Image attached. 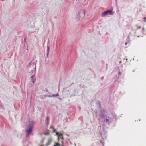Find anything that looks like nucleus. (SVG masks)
<instances>
[{
    "mask_svg": "<svg viewBox=\"0 0 146 146\" xmlns=\"http://www.w3.org/2000/svg\"><path fill=\"white\" fill-rule=\"evenodd\" d=\"M34 123V122L33 121H31L29 122L27 127L28 129L26 130V137H28L29 136V134L32 131Z\"/></svg>",
    "mask_w": 146,
    "mask_h": 146,
    "instance_id": "f257e3e1",
    "label": "nucleus"
},
{
    "mask_svg": "<svg viewBox=\"0 0 146 146\" xmlns=\"http://www.w3.org/2000/svg\"><path fill=\"white\" fill-rule=\"evenodd\" d=\"M35 67H36V64H35V61L34 60H32L29 63L28 66H27V68H32L31 69V72H30V73L31 74H32L33 73V69H34L35 70Z\"/></svg>",
    "mask_w": 146,
    "mask_h": 146,
    "instance_id": "f03ea898",
    "label": "nucleus"
},
{
    "mask_svg": "<svg viewBox=\"0 0 146 146\" xmlns=\"http://www.w3.org/2000/svg\"><path fill=\"white\" fill-rule=\"evenodd\" d=\"M115 12L112 11V10L109 9L102 12V17L106 16L107 15H113Z\"/></svg>",
    "mask_w": 146,
    "mask_h": 146,
    "instance_id": "7ed1b4c3",
    "label": "nucleus"
},
{
    "mask_svg": "<svg viewBox=\"0 0 146 146\" xmlns=\"http://www.w3.org/2000/svg\"><path fill=\"white\" fill-rule=\"evenodd\" d=\"M104 120L107 124L110 125L111 123L113 122V119L112 117L107 116L106 118L104 119Z\"/></svg>",
    "mask_w": 146,
    "mask_h": 146,
    "instance_id": "20e7f679",
    "label": "nucleus"
},
{
    "mask_svg": "<svg viewBox=\"0 0 146 146\" xmlns=\"http://www.w3.org/2000/svg\"><path fill=\"white\" fill-rule=\"evenodd\" d=\"M34 74L32 75L31 77V81L33 84H34L35 82V80H36V78L35 77V74L36 73V67H35V70H34L33 72Z\"/></svg>",
    "mask_w": 146,
    "mask_h": 146,
    "instance_id": "39448f33",
    "label": "nucleus"
},
{
    "mask_svg": "<svg viewBox=\"0 0 146 146\" xmlns=\"http://www.w3.org/2000/svg\"><path fill=\"white\" fill-rule=\"evenodd\" d=\"M85 13V10L81 11L78 13L79 16L83 17H84Z\"/></svg>",
    "mask_w": 146,
    "mask_h": 146,
    "instance_id": "423d86ee",
    "label": "nucleus"
},
{
    "mask_svg": "<svg viewBox=\"0 0 146 146\" xmlns=\"http://www.w3.org/2000/svg\"><path fill=\"white\" fill-rule=\"evenodd\" d=\"M61 139L62 141H61V143H63V140L64 138L62 136V134H60V135L58 136V141H59L60 139Z\"/></svg>",
    "mask_w": 146,
    "mask_h": 146,
    "instance_id": "0eeeda50",
    "label": "nucleus"
},
{
    "mask_svg": "<svg viewBox=\"0 0 146 146\" xmlns=\"http://www.w3.org/2000/svg\"><path fill=\"white\" fill-rule=\"evenodd\" d=\"M52 141V138H50L48 139V142L45 145L46 146H48L51 143V142Z\"/></svg>",
    "mask_w": 146,
    "mask_h": 146,
    "instance_id": "6e6552de",
    "label": "nucleus"
},
{
    "mask_svg": "<svg viewBox=\"0 0 146 146\" xmlns=\"http://www.w3.org/2000/svg\"><path fill=\"white\" fill-rule=\"evenodd\" d=\"M49 47L48 46H47V57L48 56L49 52Z\"/></svg>",
    "mask_w": 146,
    "mask_h": 146,
    "instance_id": "1a4fd4ad",
    "label": "nucleus"
},
{
    "mask_svg": "<svg viewBox=\"0 0 146 146\" xmlns=\"http://www.w3.org/2000/svg\"><path fill=\"white\" fill-rule=\"evenodd\" d=\"M101 126H99L98 127V129L99 130V132L101 134H103L102 132L101 131H100V129H101Z\"/></svg>",
    "mask_w": 146,
    "mask_h": 146,
    "instance_id": "9d476101",
    "label": "nucleus"
},
{
    "mask_svg": "<svg viewBox=\"0 0 146 146\" xmlns=\"http://www.w3.org/2000/svg\"><path fill=\"white\" fill-rule=\"evenodd\" d=\"M100 116L102 119H103L104 117V113H102V114L100 115Z\"/></svg>",
    "mask_w": 146,
    "mask_h": 146,
    "instance_id": "9b49d317",
    "label": "nucleus"
},
{
    "mask_svg": "<svg viewBox=\"0 0 146 146\" xmlns=\"http://www.w3.org/2000/svg\"><path fill=\"white\" fill-rule=\"evenodd\" d=\"M60 144L58 143H55V144L53 146H60Z\"/></svg>",
    "mask_w": 146,
    "mask_h": 146,
    "instance_id": "f8f14e48",
    "label": "nucleus"
},
{
    "mask_svg": "<svg viewBox=\"0 0 146 146\" xmlns=\"http://www.w3.org/2000/svg\"><path fill=\"white\" fill-rule=\"evenodd\" d=\"M49 117L48 116H47L46 118V121H49Z\"/></svg>",
    "mask_w": 146,
    "mask_h": 146,
    "instance_id": "ddd939ff",
    "label": "nucleus"
},
{
    "mask_svg": "<svg viewBox=\"0 0 146 146\" xmlns=\"http://www.w3.org/2000/svg\"><path fill=\"white\" fill-rule=\"evenodd\" d=\"M60 134H61V133H60L58 132H56V135L57 136H59L60 135Z\"/></svg>",
    "mask_w": 146,
    "mask_h": 146,
    "instance_id": "4468645a",
    "label": "nucleus"
},
{
    "mask_svg": "<svg viewBox=\"0 0 146 146\" xmlns=\"http://www.w3.org/2000/svg\"><path fill=\"white\" fill-rule=\"evenodd\" d=\"M81 17H80L79 16V15H78V14L77 15V19H78V20H79L80 19V18Z\"/></svg>",
    "mask_w": 146,
    "mask_h": 146,
    "instance_id": "2eb2a0df",
    "label": "nucleus"
},
{
    "mask_svg": "<svg viewBox=\"0 0 146 146\" xmlns=\"http://www.w3.org/2000/svg\"><path fill=\"white\" fill-rule=\"evenodd\" d=\"M121 72H119V74H118V76H118V78H119V76H121Z\"/></svg>",
    "mask_w": 146,
    "mask_h": 146,
    "instance_id": "dca6fc26",
    "label": "nucleus"
},
{
    "mask_svg": "<svg viewBox=\"0 0 146 146\" xmlns=\"http://www.w3.org/2000/svg\"><path fill=\"white\" fill-rule=\"evenodd\" d=\"M136 27L137 28V29H139L141 28V26H136Z\"/></svg>",
    "mask_w": 146,
    "mask_h": 146,
    "instance_id": "f3484780",
    "label": "nucleus"
},
{
    "mask_svg": "<svg viewBox=\"0 0 146 146\" xmlns=\"http://www.w3.org/2000/svg\"><path fill=\"white\" fill-rule=\"evenodd\" d=\"M25 39H26V38H24V44L25 45V43H26V41Z\"/></svg>",
    "mask_w": 146,
    "mask_h": 146,
    "instance_id": "a211bd4d",
    "label": "nucleus"
},
{
    "mask_svg": "<svg viewBox=\"0 0 146 146\" xmlns=\"http://www.w3.org/2000/svg\"><path fill=\"white\" fill-rule=\"evenodd\" d=\"M46 96L48 97H52V95H46Z\"/></svg>",
    "mask_w": 146,
    "mask_h": 146,
    "instance_id": "6ab92c4d",
    "label": "nucleus"
},
{
    "mask_svg": "<svg viewBox=\"0 0 146 146\" xmlns=\"http://www.w3.org/2000/svg\"><path fill=\"white\" fill-rule=\"evenodd\" d=\"M44 134L46 135H48L49 134V132H47L44 133Z\"/></svg>",
    "mask_w": 146,
    "mask_h": 146,
    "instance_id": "aec40b11",
    "label": "nucleus"
},
{
    "mask_svg": "<svg viewBox=\"0 0 146 146\" xmlns=\"http://www.w3.org/2000/svg\"><path fill=\"white\" fill-rule=\"evenodd\" d=\"M52 97H56L55 94H53V95H52Z\"/></svg>",
    "mask_w": 146,
    "mask_h": 146,
    "instance_id": "412c9836",
    "label": "nucleus"
},
{
    "mask_svg": "<svg viewBox=\"0 0 146 146\" xmlns=\"http://www.w3.org/2000/svg\"><path fill=\"white\" fill-rule=\"evenodd\" d=\"M56 95V97L57 96H59V94L58 93H57V94H55Z\"/></svg>",
    "mask_w": 146,
    "mask_h": 146,
    "instance_id": "4be33fe9",
    "label": "nucleus"
},
{
    "mask_svg": "<svg viewBox=\"0 0 146 146\" xmlns=\"http://www.w3.org/2000/svg\"><path fill=\"white\" fill-rule=\"evenodd\" d=\"M46 122H46L47 125H48L49 124V121H46Z\"/></svg>",
    "mask_w": 146,
    "mask_h": 146,
    "instance_id": "5701e85b",
    "label": "nucleus"
},
{
    "mask_svg": "<svg viewBox=\"0 0 146 146\" xmlns=\"http://www.w3.org/2000/svg\"><path fill=\"white\" fill-rule=\"evenodd\" d=\"M56 131L55 129H54L53 131V132H55Z\"/></svg>",
    "mask_w": 146,
    "mask_h": 146,
    "instance_id": "b1692460",
    "label": "nucleus"
},
{
    "mask_svg": "<svg viewBox=\"0 0 146 146\" xmlns=\"http://www.w3.org/2000/svg\"><path fill=\"white\" fill-rule=\"evenodd\" d=\"M44 140V139H42V141H41L42 143L43 142Z\"/></svg>",
    "mask_w": 146,
    "mask_h": 146,
    "instance_id": "393cba45",
    "label": "nucleus"
},
{
    "mask_svg": "<svg viewBox=\"0 0 146 146\" xmlns=\"http://www.w3.org/2000/svg\"><path fill=\"white\" fill-rule=\"evenodd\" d=\"M50 128H52V129H53V127L52 126H51L50 127Z\"/></svg>",
    "mask_w": 146,
    "mask_h": 146,
    "instance_id": "a878e982",
    "label": "nucleus"
},
{
    "mask_svg": "<svg viewBox=\"0 0 146 146\" xmlns=\"http://www.w3.org/2000/svg\"><path fill=\"white\" fill-rule=\"evenodd\" d=\"M99 106H101V105H100V103L99 104Z\"/></svg>",
    "mask_w": 146,
    "mask_h": 146,
    "instance_id": "bb28decb",
    "label": "nucleus"
},
{
    "mask_svg": "<svg viewBox=\"0 0 146 146\" xmlns=\"http://www.w3.org/2000/svg\"><path fill=\"white\" fill-rule=\"evenodd\" d=\"M125 44L126 45H127V42H126L125 43Z\"/></svg>",
    "mask_w": 146,
    "mask_h": 146,
    "instance_id": "cd10ccee",
    "label": "nucleus"
},
{
    "mask_svg": "<svg viewBox=\"0 0 146 146\" xmlns=\"http://www.w3.org/2000/svg\"><path fill=\"white\" fill-rule=\"evenodd\" d=\"M46 91L47 92H48V90L47 89L46 90Z\"/></svg>",
    "mask_w": 146,
    "mask_h": 146,
    "instance_id": "c85d7f7f",
    "label": "nucleus"
},
{
    "mask_svg": "<svg viewBox=\"0 0 146 146\" xmlns=\"http://www.w3.org/2000/svg\"><path fill=\"white\" fill-rule=\"evenodd\" d=\"M119 63H121V61H120V62H119Z\"/></svg>",
    "mask_w": 146,
    "mask_h": 146,
    "instance_id": "c756f323",
    "label": "nucleus"
},
{
    "mask_svg": "<svg viewBox=\"0 0 146 146\" xmlns=\"http://www.w3.org/2000/svg\"><path fill=\"white\" fill-rule=\"evenodd\" d=\"M103 112H104H104H105V111H104V110H103Z\"/></svg>",
    "mask_w": 146,
    "mask_h": 146,
    "instance_id": "7c9ffc66",
    "label": "nucleus"
},
{
    "mask_svg": "<svg viewBox=\"0 0 146 146\" xmlns=\"http://www.w3.org/2000/svg\"><path fill=\"white\" fill-rule=\"evenodd\" d=\"M103 130L104 131V129H103Z\"/></svg>",
    "mask_w": 146,
    "mask_h": 146,
    "instance_id": "2f4dec72",
    "label": "nucleus"
},
{
    "mask_svg": "<svg viewBox=\"0 0 146 146\" xmlns=\"http://www.w3.org/2000/svg\"><path fill=\"white\" fill-rule=\"evenodd\" d=\"M144 19H146V17H145V18H144Z\"/></svg>",
    "mask_w": 146,
    "mask_h": 146,
    "instance_id": "473e14b6",
    "label": "nucleus"
},
{
    "mask_svg": "<svg viewBox=\"0 0 146 146\" xmlns=\"http://www.w3.org/2000/svg\"><path fill=\"white\" fill-rule=\"evenodd\" d=\"M102 145H104V143H102Z\"/></svg>",
    "mask_w": 146,
    "mask_h": 146,
    "instance_id": "72a5a7b5",
    "label": "nucleus"
},
{
    "mask_svg": "<svg viewBox=\"0 0 146 146\" xmlns=\"http://www.w3.org/2000/svg\"><path fill=\"white\" fill-rule=\"evenodd\" d=\"M127 60H128V59H126Z\"/></svg>",
    "mask_w": 146,
    "mask_h": 146,
    "instance_id": "f704fd0d",
    "label": "nucleus"
},
{
    "mask_svg": "<svg viewBox=\"0 0 146 146\" xmlns=\"http://www.w3.org/2000/svg\"><path fill=\"white\" fill-rule=\"evenodd\" d=\"M127 60H128V59H126Z\"/></svg>",
    "mask_w": 146,
    "mask_h": 146,
    "instance_id": "c9c22d12",
    "label": "nucleus"
},
{
    "mask_svg": "<svg viewBox=\"0 0 146 146\" xmlns=\"http://www.w3.org/2000/svg\"><path fill=\"white\" fill-rule=\"evenodd\" d=\"M61 146H63V145H62Z\"/></svg>",
    "mask_w": 146,
    "mask_h": 146,
    "instance_id": "e433bc0d",
    "label": "nucleus"
},
{
    "mask_svg": "<svg viewBox=\"0 0 146 146\" xmlns=\"http://www.w3.org/2000/svg\"><path fill=\"white\" fill-rule=\"evenodd\" d=\"M41 146H44V145H43Z\"/></svg>",
    "mask_w": 146,
    "mask_h": 146,
    "instance_id": "4c0bfd02",
    "label": "nucleus"
}]
</instances>
